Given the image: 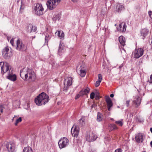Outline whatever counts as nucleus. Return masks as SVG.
Returning <instances> with one entry per match:
<instances>
[{
	"instance_id": "1",
	"label": "nucleus",
	"mask_w": 152,
	"mask_h": 152,
	"mask_svg": "<svg viewBox=\"0 0 152 152\" xmlns=\"http://www.w3.org/2000/svg\"><path fill=\"white\" fill-rule=\"evenodd\" d=\"M20 75L24 80L34 81L36 79V74L34 70L30 68H23L20 72Z\"/></svg>"
},
{
	"instance_id": "2",
	"label": "nucleus",
	"mask_w": 152,
	"mask_h": 152,
	"mask_svg": "<svg viewBox=\"0 0 152 152\" xmlns=\"http://www.w3.org/2000/svg\"><path fill=\"white\" fill-rule=\"evenodd\" d=\"M49 99V96L44 92L40 94L35 99V102L38 106L45 105L48 102Z\"/></svg>"
},
{
	"instance_id": "3",
	"label": "nucleus",
	"mask_w": 152,
	"mask_h": 152,
	"mask_svg": "<svg viewBox=\"0 0 152 152\" xmlns=\"http://www.w3.org/2000/svg\"><path fill=\"white\" fill-rule=\"evenodd\" d=\"M61 0H48L46 3L48 8L52 10L56 8L61 2Z\"/></svg>"
},
{
	"instance_id": "4",
	"label": "nucleus",
	"mask_w": 152,
	"mask_h": 152,
	"mask_svg": "<svg viewBox=\"0 0 152 152\" xmlns=\"http://www.w3.org/2000/svg\"><path fill=\"white\" fill-rule=\"evenodd\" d=\"M16 50L20 51H24L26 50V45L20 39L18 38L16 41Z\"/></svg>"
},
{
	"instance_id": "5",
	"label": "nucleus",
	"mask_w": 152,
	"mask_h": 152,
	"mask_svg": "<svg viewBox=\"0 0 152 152\" xmlns=\"http://www.w3.org/2000/svg\"><path fill=\"white\" fill-rule=\"evenodd\" d=\"M0 67L1 68V73L4 74L5 73L9 72L10 70H11L10 66L9 64L7 62H0Z\"/></svg>"
},
{
	"instance_id": "6",
	"label": "nucleus",
	"mask_w": 152,
	"mask_h": 152,
	"mask_svg": "<svg viewBox=\"0 0 152 152\" xmlns=\"http://www.w3.org/2000/svg\"><path fill=\"white\" fill-rule=\"evenodd\" d=\"M69 144L68 140L65 137L61 138L58 141V145L60 149L65 148L68 146Z\"/></svg>"
},
{
	"instance_id": "7",
	"label": "nucleus",
	"mask_w": 152,
	"mask_h": 152,
	"mask_svg": "<svg viewBox=\"0 0 152 152\" xmlns=\"http://www.w3.org/2000/svg\"><path fill=\"white\" fill-rule=\"evenodd\" d=\"M34 11L36 15L40 16L43 13L44 8L41 4L37 3L34 7Z\"/></svg>"
},
{
	"instance_id": "8",
	"label": "nucleus",
	"mask_w": 152,
	"mask_h": 152,
	"mask_svg": "<svg viewBox=\"0 0 152 152\" xmlns=\"http://www.w3.org/2000/svg\"><path fill=\"white\" fill-rule=\"evenodd\" d=\"M97 138L96 135L93 133L90 134L88 132L86 133L85 138L86 140L89 142L95 141Z\"/></svg>"
},
{
	"instance_id": "9",
	"label": "nucleus",
	"mask_w": 152,
	"mask_h": 152,
	"mask_svg": "<svg viewBox=\"0 0 152 152\" xmlns=\"http://www.w3.org/2000/svg\"><path fill=\"white\" fill-rule=\"evenodd\" d=\"M144 50L141 48L136 49L133 53L134 57L136 58H138L142 56L143 54Z\"/></svg>"
},
{
	"instance_id": "10",
	"label": "nucleus",
	"mask_w": 152,
	"mask_h": 152,
	"mask_svg": "<svg viewBox=\"0 0 152 152\" xmlns=\"http://www.w3.org/2000/svg\"><path fill=\"white\" fill-rule=\"evenodd\" d=\"M72 77L68 78L67 79H65L64 83V91L66 92L67 89L69 88L72 83Z\"/></svg>"
},
{
	"instance_id": "11",
	"label": "nucleus",
	"mask_w": 152,
	"mask_h": 152,
	"mask_svg": "<svg viewBox=\"0 0 152 152\" xmlns=\"http://www.w3.org/2000/svg\"><path fill=\"white\" fill-rule=\"evenodd\" d=\"M11 51H10L9 47H6L2 51V55L5 58H7L11 56Z\"/></svg>"
},
{
	"instance_id": "12",
	"label": "nucleus",
	"mask_w": 152,
	"mask_h": 152,
	"mask_svg": "<svg viewBox=\"0 0 152 152\" xmlns=\"http://www.w3.org/2000/svg\"><path fill=\"white\" fill-rule=\"evenodd\" d=\"M6 147L8 152H14L15 151V145L13 143H8L6 144Z\"/></svg>"
},
{
	"instance_id": "13",
	"label": "nucleus",
	"mask_w": 152,
	"mask_h": 152,
	"mask_svg": "<svg viewBox=\"0 0 152 152\" xmlns=\"http://www.w3.org/2000/svg\"><path fill=\"white\" fill-rule=\"evenodd\" d=\"M12 72V70L10 69L8 72V75L7 76V78L11 81H15L16 80V76L15 74H13Z\"/></svg>"
},
{
	"instance_id": "14",
	"label": "nucleus",
	"mask_w": 152,
	"mask_h": 152,
	"mask_svg": "<svg viewBox=\"0 0 152 152\" xmlns=\"http://www.w3.org/2000/svg\"><path fill=\"white\" fill-rule=\"evenodd\" d=\"M105 101L107 103V106L108 110L109 111L110 110V108L113 106V103L110 98L109 96H105Z\"/></svg>"
},
{
	"instance_id": "15",
	"label": "nucleus",
	"mask_w": 152,
	"mask_h": 152,
	"mask_svg": "<svg viewBox=\"0 0 152 152\" xmlns=\"http://www.w3.org/2000/svg\"><path fill=\"white\" fill-rule=\"evenodd\" d=\"M143 135L142 133H138L136 135L135 139L137 142L140 143L143 141Z\"/></svg>"
},
{
	"instance_id": "16",
	"label": "nucleus",
	"mask_w": 152,
	"mask_h": 152,
	"mask_svg": "<svg viewBox=\"0 0 152 152\" xmlns=\"http://www.w3.org/2000/svg\"><path fill=\"white\" fill-rule=\"evenodd\" d=\"M149 31L148 29L144 28L142 29L141 31V36H142L143 37L142 38L144 39L146 36L148 34Z\"/></svg>"
},
{
	"instance_id": "17",
	"label": "nucleus",
	"mask_w": 152,
	"mask_h": 152,
	"mask_svg": "<svg viewBox=\"0 0 152 152\" xmlns=\"http://www.w3.org/2000/svg\"><path fill=\"white\" fill-rule=\"evenodd\" d=\"M90 89L89 88L87 87L86 88L82 89L80 91V93L82 96L85 95H87L89 92Z\"/></svg>"
},
{
	"instance_id": "18",
	"label": "nucleus",
	"mask_w": 152,
	"mask_h": 152,
	"mask_svg": "<svg viewBox=\"0 0 152 152\" xmlns=\"http://www.w3.org/2000/svg\"><path fill=\"white\" fill-rule=\"evenodd\" d=\"M79 130L76 127L73 130H72V129L71 130V132L72 135L74 137H77L79 134Z\"/></svg>"
},
{
	"instance_id": "19",
	"label": "nucleus",
	"mask_w": 152,
	"mask_h": 152,
	"mask_svg": "<svg viewBox=\"0 0 152 152\" xmlns=\"http://www.w3.org/2000/svg\"><path fill=\"white\" fill-rule=\"evenodd\" d=\"M120 31L122 32H125L126 29V26L124 23H122L119 24Z\"/></svg>"
},
{
	"instance_id": "20",
	"label": "nucleus",
	"mask_w": 152,
	"mask_h": 152,
	"mask_svg": "<svg viewBox=\"0 0 152 152\" xmlns=\"http://www.w3.org/2000/svg\"><path fill=\"white\" fill-rule=\"evenodd\" d=\"M118 40L120 44L123 46L125 45V39L123 36H120L118 38Z\"/></svg>"
},
{
	"instance_id": "21",
	"label": "nucleus",
	"mask_w": 152,
	"mask_h": 152,
	"mask_svg": "<svg viewBox=\"0 0 152 152\" xmlns=\"http://www.w3.org/2000/svg\"><path fill=\"white\" fill-rule=\"evenodd\" d=\"M116 11L118 12H120L121 11L124 9V6L120 4H117L116 7Z\"/></svg>"
},
{
	"instance_id": "22",
	"label": "nucleus",
	"mask_w": 152,
	"mask_h": 152,
	"mask_svg": "<svg viewBox=\"0 0 152 152\" xmlns=\"http://www.w3.org/2000/svg\"><path fill=\"white\" fill-rule=\"evenodd\" d=\"M55 34H56L60 39H64V34L62 31H58L57 32H56Z\"/></svg>"
},
{
	"instance_id": "23",
	"label": "nucleus",
	"mask_w": 152,
	"mask_h": 152,
	"mask_svg": "<svg viewBox=\"0 0 152 152\" xmlns=\"http://www.w3.org/2000/svg\"><path fill=\"white\" fill-rule=\"evenodd\" d=\"M136 100L133 101L134 104H136L137 106L139 105L140 103L141 98L140 97L138 96H137L136 97Z\"/></svg>"
},
{
	"instance_id": "24",
	"label": "nucleus",
	"mask_w": 152,
	"mask_h": 152,
	"mask_svg": "<svg viewBox=\"0 0 152 152\" xmlns=\"http://www.w3.org/2000/svg\"><path fill=\"white\" fill-rule=\"evenodd\" d=\"M60 19V15L57 14L54 15L52 19L54 23H55L57 20H59Z\"/></svg>"
},
{
	"instance_id": "25",
	"label": "nucleus",
	"mask_w": 152,
	"mask_h": 152,
	"mask_svg": "<svg viewBox=\"0 0 152 152\" xmlns=\"http://www.w3.org/2000/svg\"><path fill=\"white\" fill-rule=\"evenodd\" d=\"M23 152H33V151L31 148L27 147L24 148Z\"/></svg>"
},
{
	"instance_id": "26",
	"label": "nucleus",
	"mask_w": 152,
	"mask_h": 152,
	"mask_svg": "<svg viewBox=\"0 0 152 152\" xmlns=\"http://www.w3.org/2000/svg\"><path fill=\"white\" fill-rule=\"evenodd\" d=\"M103 119V115L100 113L98 112L97 120L98 121H101Z\"/></svg>"
},
{
	"instance_id": "27",
	"label": "nucleus",
	"mask_w": 152,
	"mask_h": 152,
	"mask_svg": "<svg viewBox=\"0 0 152 152\" xmlns=\"http://www.w3.org/2000/svg\"><path fill=\"white\" fill-rule=\"evenodd\" d=\"M64 50V47L63 46L60 45L59 49L58 51V54L60 55L61 53H62Z\"/></svg>"
},
{
	"instance_id": "28",
	"label": "nucleus",
	"mask_w": 152,
	"mask_h": 152,
	"mask_svg": "<svg viewBox=\"0 0 152 152\" xmlns=\"http://www.w3.org/2000/svg\"><path fill=\"white\" fill-rule=\"evenodd\" d=\"M86 71L85 69H81L80 70V75L82 77H84L85 76L86 74Z\"/></svg>"
},
{
	"instance_id": "29",
	"label": "nucleus",
	"mask_w": 152,
	"mask_h": 152,
	"mask_svg": "<svg viewBox=\"0 0 152 152\" xmlns=\"http://www.w3.org/2000/svg\"><path fill=\"white\" fill-rule=\"evenodd\" d=\"M50 35L48 34H47L45 37V42L48 43V40L50 39Z\"/></svg>"
},
{
	"instance_id": "30",
	"label": "nucleus",
	"mask_w": 152,
	"mask_h": 152,
	"mask_svg": "<svg viewBox=\"0 0 152 152\" xmlns=\"http://www.w3.org/2000/svg\"><path fill=\"white\" fill-rule=\"evenodd\" d=\"M22 119L21 117H19L16 120V122L15 123V126H17L18 125V124L21 122L22 121Z\"/></svg>"
},
{
	"instance_id": "31",
	"label": "nucleus",
	"mask_w": 152,
	"mask_h": 152,
	"mask_svg": "<svg viewBox=\"0 0 152 152\" xmlns=\"http://www.w3.org/2000/svg\"><path fill=\"white\" fill-rule=\"evenodd\" d=\"M110 127L112 129H117V127L116 125L114 124H110Z\"/></svg>"
},
{
	"instance_id": "32",
	"label": "nucleus",
	"mask_w": 152,
	"mask_h": 152,
	"mask_svg": "<svg viewBox=\"0 0 152 152\" xmlns=\"http://www.w3.org/2000/svg\"><path fill=\"white\" fill-rule=\"evenodd\" d=\"M115 123L120 126H122L123 125V123L120 121H116Z\"/></svg>"
},
{
	"instance_id": "33",
	"label": "nucleus",
	"mask_w": 152,
	"mask_h": 152,
	"mask_svg": "<svg viewBox=\"0 0 152 152\" xmlns=\"http://www.w3.org/2000/svg\"><path fill=\"white\" fill-rule=\"evenodd\" d=\"M98 80H100V81L101 82L102 79V75L101 74H98Z\"/></svg>"
},
{
	"instance_id": "34",
	"label": "nucleus",
	"mask_w": 152,
	"mask_h": 152,
	"mask_svg": "<svg viewBox=\"0 0 152 152\" xmlns=\"http://www.w3.org/2000/svg\"><path fill=\"white\" fill-rule=\"evenodd\" d=\"M31 27V31H33L35 32L36 31L37 29V28L36 27L34 26H32Z\"/></svg>"
},
{
	"instance_id": "35",
	"label": "nucleus",
	"mask_w": 152,
	"mask_h": 152,
	"mask_svg": "<svg viewBox=\"0 0 152 152\" xmlns=\"http://www.w3.org/2000/svg\"><path fill=\"white\" fill-rule=\"evenodd\" d=\"M101 82V81H100V80H98L97 81H96L95 84L96 87H97L99 86Z\"/></svg>"
},
{
	"instance_id": "36",
	"label": "nucleus",
	"mask_w": 152,
	"mask_h": 152,
	"mask_svg": "<svg viewBox=\"0 0 152 152\" xmlns=\"http://www.w3.org/2000/svg\"><path fill=\"white\" fill-rule=\"evenodd\" d=\"M80 123L81 125H83V124H84V120L82 118L80 119Z\"/></svg>"
},
{
	"instance_id": "37",
	"label": "nucleus",
	"mask_w": 152,
	"mask_h": 152,
	"mask_svg": "<svg viewBox=\"0 0 152 152\" xmlns=\"http://www.w3.org/2000/svg\"><path fill=\"white\" fill-rule=\"evenodd\" d=\"M95 94L94 92H92L90 94V98L93 99L94 98Z\"/></svg>"
},
{
	"instance_id": "38",
	"label": "nucleus",
	"mask_w": 152,
	"mask_h": 152,
	"mask_svg": "<svg viewBox=\"0 0 152 152\" xmlns=\"http://www.w3.org/2000/svg\"><path fill=\"white\" fill-rule=\"evenodd\" d=\"M4 108L3 105H0V112L1 113H2L3 112V109Z\"/></svg>"
},
{
	"instance_id": "39",
	"label": "nucleus",
	"mask_w": 152,
	"mask_h": 152,
	"mask_svg": "<svg viewBox=\"0 0 152 152\" xmlns=\"http://www.w3.org/2000/svg\"><path fill=\"white\" fill-rule=\"evenodd\" d=\"M82 95L81 94H80V92H79V94L77 95L76 96L75 99H78L80 96H82Z\"/></svg>"
},
{
	"instance_id": "40",
	"label": "nucleus",
	"mask_w": 152,
	"mask_h": 152,
	"mask_svg": "<svg viewBox=\"0 0 152 152\" xmlns=\"http://www.w3.org/2000/svg\"><path fill=\"white\" fill-rule=\"evenodd\" d=\"M15 38H12V39L10 41V43L12 45V46H14V41Z\"/></svg>"
},
{
	"instance_id": "41",
	"label": "nucleus",
	"mask_w": 152,
	"mask_h": 152,
	"mask_svg": "<svg viewBox=\"0 0 152 152\" xmlns=\"http://www.w3.org/2000/svg\"><path fill=\"white\" fill-rule=\"evenodd\" d=\"M130 102V100H128L126 101V105L127 107H129V104Z\"/></svg>"
},
{
	"instance_id": "42",
	"label": "nucleus",
	"mask_w": 152,
	"mask_h": 152,
	"mask_svg": "<svg viewBox=\"0 0 152 152\" xmlns=\"http://www.w3.org/2000/svg\"><path fill=\"white\" fill-rule=\"evenodd\" d=\"M148 14L150 18L152 19V12L151 11H149Z\"/></svg>"
},
{
	"instance_id": "43",
	"label": "nucleus",
	"mask_w": 152,
	"mask_h": 152,
	"mask_svg": "<svg viewBox=\"0 0 152 152\" xmlns=\"http://www.w3.org/2000/svg\"><path fill=\"white\" fill-rule=\"evenodd\" d=\"M114 152H122L121 149V148H118L115 150Z\"/></svg>"
},
{
	"instance_id": "44",
	"label": "nucleus",
	"mask_w": 152,
	"mask_h": 152,
	"mask_svg": "<svg viewBox=\"0 0 152 152\" xmlns=\"http://www.w3.org/2000/svg\"><path fill=\"white\" fill-rule=\"evenodd\" d=\"M149 83L150 84H152V74L151 75L150 77V79L149 80Z\"/></svg>"
},
{
	"instance_id": "45",
	"label": "nucleus",
	"mask_w": 152,
	"mask_h": 152,
	"mask_svg": "<svg viewBox=\"0 0 152 152\" xmlns=\"http://www.w3.org/2000/svg\"><path fill=\"white\" fill-rule=\"evenodd\" d=\"M79 0H71V1L74 3H76L78 2Z\"/></svg>"
},
{
	"instance_id": "46",
	"label": "nucleus",
	"mask_w": 152,
	"mask_h": 152,
	"mask_svg": "<svg viewBox=\"0 0 152 152\" xmlns=\"http://www.w3.org/2000/svg\"><path fill=\"white\" fill-rule=\"evenodd\" d=\"M99 99V96L98 95H96L95 96V99L96 100H98Z\"/></svg>"
},
{
	"instance_id": "47",
	"label": "nucleus",
	"mask_w": 152,
	"mask_h": 152,
	"mask_svg": "<svg viewBox=\"0 0 152 152\" xmlns=\"http://www.w3.org/2000/svg\"><path fill=\"white\" fill-rule=\"evenodd\" d=\"M96 106V105L95 104H93L91 106V108H93L94 107Z\"/></svg>"
},
{
	"instance_id": "48",
	"label": "nucleus",
	"mask_w": 152,
	"mask_h": 152,
	"mask_svg": "<svg viewBox=\"0 0 152 152\" xmlns=\"http://www.w3.org/2000/svg\"><path fill=\"white\" fill-rule=\"evenodd\" d=\"M114 96V95L113 94H111L110 95V96L111 97L113 98V97Z\"/></svg>"
},
{
	"instance_id": "49",
	"label": "nucleus",
	"mask_w": 152,
	"mask_h": 152,
	"mask_svg": "<svg viewBox=\"0 0 152 152\" xmlns=\"http://www.w3.org/2000/svg\"><path fill=\"white\" fill-rule=\"evenodd\" d=\"M138 121L140 123H142V122H143V121L142 120H140V119H139Z\"/></svg>"
},
{
	"instance_id": "50",
	"label": "nucleus",
	"mask_w": 152,
	"mask_h": 152,
	"mask_svg": "<svg viewBox=\"0 0 152 152\" xmlns=\"http://www.w3.org/2000/svg\"><path fill=\"white\" fill-rule=\"evenodd\" d=\"M31 37L32 38V39H34V38H35V36H34V37Z\"/></svg>"
},
{
	"instance_id": "51",
	"label": "nucleus",
	"mask_w": 152,
	"mask_h": 152,
	"mask_svg": "<svg viewBox=\"0 0 152 152\" xmlns=\"http://www.w3.org/2000/svg\"><path fill=\"white\" fill-rule=\"evenodd\" d=\"M150 130L151 132L152 133V127L150 128Z\"/></svg>"
},
{
	"instance_id": "52",
	"label": "nucleus",
	"mask_w": 152,
	"mask_h": 152,
	"mask_svg": "<svg viewBox=\"0 0 152 152\" xmlns=\"http://www.w3.org/2000/svg\"><path fill=\"white\" fill-rule=\"evenodd\" d=\"M150 145L151 147H152V141H151L150 142Z\"/></svg>"
},
{
	"instance_id": "53",
	"label": "nucleus",
	"mask_w": 152,
	"mask_h": 152,
	"mask_svg": "<svg viewBox=\"0 0 152 152\" xmlns=\"http://www.w3.org/2000/svg\"><path fill=\"white\" fill-rule=\"evenodd\" d=\"M122 67V66H121V65L120 66H119V69H121V68Z\"/></svg>"
},
{
	"instance_id": "54",
	"label": "nucleus",
	"mask_w": 152,
	"mask_h": 152,
	"mask_svg": "<svg viewBox=\"0 0 152 152\" xmlns=\"http://www.w3.org/2000/svg\"><path fill=\"white\" fill-rule=\"evenodd\" d=\"M14 118V117H13V118L12 119V120H13Z\"/></svg>"
}]
</instances>
